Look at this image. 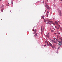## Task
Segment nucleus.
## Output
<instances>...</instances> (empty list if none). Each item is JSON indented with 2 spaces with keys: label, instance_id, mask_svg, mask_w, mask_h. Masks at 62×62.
Listing matches in <instances>:
<instances>
[{
  "label": "nucleus",
  "instance_id": "28",
  "mask_svg": "<svg viewBox=\"0 0 62 62\" xmlns=\"http://www.w3.org/2000/svg\"><path fill=\"white\" fill-rule=\"evenodd\" d=\"M44 27H43V30H44Z\"/></svg>",
  "mask_w": 62,
  "mask_h": 62
},
{
  "label": "nucleus",
  "instance_id": "33",
  "mask_svg": "<svg viewBox=\"0 0 62 62\" xmlns=\"http://www.w3.org/2000/svg\"><path fill=\"white\" fill-rule=\"evenodd\" d=\"M58 23H60V22H59V21H58Z\"/></svg>",
  "mask_w": 62,
  "mask_h": 62
},
{
  "label": "nucleus",
  "instance_id": "36",
  "mask_svg": "<svg viewBox=\"0 0 62 62\" xmlns=\"http://www.w3.org/2000/svg\"><path fill=\"white\" fill-rule=\"evenodd\" d=\"M53 19H54V20H55V19L54 18H53Z\"/></svg>",
  "mask_w": 62,
  "mask_h": 62
},
{
  "label": "nucleus",
  "instance_id": "8",
  "mask_svg": "<svg viewBox=\"0 0 62 62\" xmlns=\"http://www.w3.org/2000/svg\"><path fill=\"white\" fill-rule=\"evenodd\" d=\"M37 34H38V33H36V34H35L34 35V37H36V36H37Z\"/></svg>",
  "mask_w": 62,
  "mask_h": 62
},
{
  "label": "nucleus",
  "instance_id": "6",
  "mask_svg": "<svg viewBox=\"0 0 62 62\" xmlns=\"http://www.w3.org/2000/svg\"><path fill=\"white\" fill-rule=\"evenodd\" d=\"M42 26L41 27V32H43V30L42 29Z\"/></svg>",
  "mask_w": 62,
  "mask_h": 62
},
{
  "label": "nucleus",
  "instance_id": "38",
  "mask_svg": "<svg viewBox=\"0 0 62 62\" xmlns=\"http://www.w3.org/2000/svg\"><path fill=\"white\" fill-rule=\"evenodd\" d=\"M59 29V28H57V29Z\"/></svg>",
  "mask_w": 62,
  "mask_h": 62
},
{
  "label": "nucleus",
  "instance_id": "7",
  "mask_svg": "<svg viewBox=\"0 0 62 62\" xmlns=\"http://www.w3.org/2000/svg\"><path fill=\"white\" fill-rule=\"evenodd\" d=\"M55 23L56 25H58V22L57 21H55Z\"/></svg>",
  "mask_w": 62,
  "mask_h": 62
},
{
  "label": "nucleus",
  "instance_id": "49",
  "mask_svg": "<svg viewBox=\"0 0 62 62\" xmlns=\"http://www.w3.org/2000/svg\"><path fill=\"white\" fill-rule=\"evenodd\" d=\"M59 25V26H60V25Z\"/></svg>",
  "mask_w": 62,
  "mask_h": 62
},
{
  "label": "nucleus",
  "instance_id": "40",
  "mask_svg": "<svg viewBox=\"0 0 62 62\" xmlns=\"http://www.w3.org/2000/svg\"><path fill=\"white\" fill-rule=\"evenodd\" d=\"M57 39H58V37L57 36Z\"/></svg>",
  "mask_w": 62,
  "mask_h": 62
},
{
  "label": "nucleus",
  "instance_id": "11",
  "mask_svg": "<svg viewBox=\"0 0 62 62\" xmlns=\"http://www.w3.org/2000/svg\"><path fill=\"white\" fill-rule=\"evenodd\" d=\"M58 42L59 43H62V41H58Z\"/></svg>",
  "mask_w": 62,
  "mask_h": 62
},
{
  "label": "nucleus",
  "instance_id": "46",
  "mask_svg": "<svg viewBox=\"0 0 62 62\" xmlns=\"http://www.w3.org/2000/svg\"><path fill=\"white\" fill-rule=\"evenodd\" d=\"M34 27H33V28H34Z\"/></svg>",
  "mask_w": 62,
  "mask_h": 62
},
{
  "label": "nucleus",
  "instance_id": "21",
  "mask_svg": "<svg viewBox=\"0 0 62 62\" xmlns=\"http://www.w3.org/2000/svg\"><path fill=\"white\" fill-rule=\"evenodd\" d=\"M55 39H56V40H57V41H58V40L57 39L55 38Z\"/></svg>",
  "mask_w": 62,
  "mask_h": 62
},
{
  "label": "nucleus",
  "instance_id": "29",
  "mask_svg": "<svg viewBox=\"0 0 62 62\" xmlns=\"http://www.w3.org/2000/svg\"><path fill=\"white\" fill-rule=\"evenodd\" d=\"M42 32H43V31H41V33L42 34Z\"/></svg>",
  "mask_w": 62,
  "mask_h": 62
},
{
  "label": "nucleus",
  "instance_id": "18",
  "mask_svg": "<svg viewBox=\"0 0 62 62\" xmlns=\"http://www.w3.org/2000/svg\"><path fill=\"white\" fill-rule=\"evenodd\" d=\"M60 48V47H58V49H57L58 52V50H59V48Z\"/></svg>",
  "mask_w": 62,
  "mask_h": 62
},
{
  "label": "nucleus",
  "instance_id": "43",
  "mask_svg": "<svg viewBox=\"0 0 62 62\" xmlns=\"http://www.w3.org/2000/svg\"><path fill=\"white\" fill-rule=\"evenodd\" d=\"M0 1H2V0H0Z\"/></svg>",
  "mask_w": 62,
  "mask_h": 62
},
{
  "label": "nucleus",
  "instance_id": "41",
  "mask_svg": "<svg viewBox=\"0 0 62 62\" xmlns=\"http://www.w3.org/2000/svg\"><path fill=\"white\" fill-rule=\"evenodd\" d=\"M46 1L47 2H48V0H46Z\"/></svg>",
  "mask_w": 62,
  "mask_h": 62
},
{
  "label": "nucleus",
  "instance_id": "3",
  "mask_svg": "<svg viewBox=\"0 0 62 62\" xmlns=\"http://www.w3.org/2000/svg\"><path fill=\"white\" fill-rule=\"evenodd\" d=\"M47 45L48 46H51V47H52V48H53V49H54V48L53 47V46L52 45V44L51 43H50L49 44H47Z\"/></svg>",
  "mask_w": 62,
  "mask_h": 62
},
{
  "label": "nucleus",
  "instance_id": "20",
  "mask_svg": "<svg viewBox=\"0 0 62 62\" xmlns=\"http://www.w3.org/2000/svg\"><path fill=\"white\" fill-rule=\"evenodd\" d=\"M11 3L12 4V5H13V1H12Z\"/></svg>",
  "mask_w": 62,
  "mask_h": 62
},
{
  "label": "nucleus",
  "instance_id": "17",
  "mask_svg": "<svg viewBox=\"0 0 62 62\" xmlns=\"http://www.w3.org/2000/svg\"><path fill=\"white\" fill-rule=\"evenodd\" d=\"M46 16H47V17H48V13H47L46 14Z\"/></svg>",
  "mask_w": 62,
  "mask_h": 62
},
{
  "label": "nucleus",
  "instance_id": "9",
  "mask_svg": "<svg viewBox=\"0 0 62 62\" xmlns=\"http://www.w3.org/2000/svg\"><path fill=\"white\" fill-rule=\"evenodd\" d=\"M36 33V30L35 29L34 30V32L33 33V34H35Z\"/></svg>",
  "mask_w": 62,
  "mask_h": 62
},
{
  "label": "nucleus",
  "instance_id": "35",
  "mask_svg": "<svg viewBox=\"0 0 62 62\" xmlns=\"http://www.w3.org/2000/svg\"><path fill=\"white\" fill-rule=\"evenodd\" d=\"M56 34V33H54V35H55V34Z\"/></svg>",
  "mask_w": 62,
  "mask_h": 62
},
{
  "label": "nucleus",
  "instance_id": "26",
  "mask_svg": "<svg viewBox=\"0 0 62 62\" xmlns=\"http://www.w3.org/2000/svg\"><path fill=\"white\" fill-rule=\"evenodd\" d=\"M42 18H43V19H44V16H42Z\"/></svg>",
  "mask_w": 62,
  "mask_h": 62
},
{
  "label": "nucleus",
  "instance_id": "19",
  "mask_svg": "<svg viewBox=\"0 0 62 62\" xmlns=\"http://www.w3.org/2000/svg\"><path fill=\"white\" fill-rule=\"evenodd\" d=\"M51 32H54V30H51Z\"/></svg>",
  "mask_w": 62,
  "mask_h": 62
},
{
  "label": "nucleus",
  "instance_id": "27",
  "mask_svg": "<svg viewBox=\"0 0 62 62\" xmlns=\"http://www.w3.org/2000/svg\"><path fill=\"white\" fill-rule=\"evenodd\" d=\"M56 53H57V54H58V51H57V52H56Z\"/></svg>",
  "mask_w": 62,
  "mask_h": 62
},
{
  "label": "nucleus",
  "instance_id": "24",
  "mask_svg": "<svg viewBox=\"0 0 62 62\" xmlns=\"http://www.w3.org/2000/svg\"><path fill=\"white\" fill-rule=\"evenodd\" d=\"M46 11H47V9H46V10H45V12L44 13H45V12H46Z\"/></svg>",
  "mask_w": 62,
  "mask_h": 62
},
{
  "label": "nucleus",
  "instance_id": "13",
  "mask_svg": "<svg viewBox=\"0 0 62 62\" xmlns=\"http://www.w3.org/2000/svg\"><path fill=\"white\" fill-rule=\"evenodd\" d=\"M50 23H52L54 25H55V24L54 23H53V22H51Z\"/></svg>",
  "mask_w": 62,
  "mask_h": 62
},
{
  "label": "nucleus",
  "instance_id": "42",
  "mask_svg": "<svg viewBox=\"0 0 62 62\" xmlns=\"http://www.w3.org/2000/svg\"><path fill=\"white\" fill-rule=\"evenodd\" d=\"M53 29H54V30H55V29L54 28H53Z\"/></svg>",
  "mask_w": 62,
  "mask_h": 62
},
{
  "label": "nucleus",
  "instance_id": "44",
  "mask_svg": "<svg viewBox=\"0 0 62 62\" xmlns=\"http://www.w3.org/2000/svg\"><path fill=\"white\" fill-rule=\"evenodd\" d=\"M60 1H62V0H60Z\"/></svg>",
  "mask_w": 62,
  "mask_h": 62
},
{
  "label": "nucleus",
  "instance_id": "45",
  "mask_svg": "<svg viewBox=\"0 0 62 62\" xmlns=\"http://www.w3.org/2000/svg\"><path fill=\"white\" fill-rule=\"evenodd\" d=\"M55 28H56V26L55 27Z\"/></svg>",
  "mask_w": 62,
  "mask_h": 62
},
{
  "label": "nucleus",
  "instance_id": "15",
  "mask_svg": "<svg viewBox=\"0 0 62 62\" xmlns=\"http://www.w3.org/2000/svg\"><path fill=\"white\" fill-rule=\"evenodd\" d=\"M45 43H47V44H48V42H47V41H45Z\"/></svg>",
  "mask_w": 62,
  "mask_h": 62
},
{
  "label": "nucleus",
  "instance_id": "25",
  "mask_svg": "<svg viewBox=\"0 0 62 62\" xmlns=\"http://www.w3.org/2000/svg\"><path fill=\"white\" fill-rule=\"evenodd\" d=\"M46 11H47V9H46V10H45V12L44 13H45V12H46Z\"/></svg>",
  "mask_w": 62,
  "mask_h": 62
},
{
  "label": "nucleus",
  "instance_id": "10",
  "mask_svg": "<svg viewBox=\"0 0 62 62\" xmlns=\"http://www.w3.org/2000/svg\"><path fill=\"white\" fill-rule=\"evenodd\" d=\"M50 22H47L46 23V24H50Z\"/></svg>",
  "mask_w": 62,
  "mask_h": 62
},
{
  "label": "nucleus",
  "instance_id": "47",
  "mask_svg": "<svg viewBox=\"0 0 62 62\" xmlns=\"http://www.w3.org/2000/svg\"><path fill=\"white\" fill-rule=\"evenodd\" d=\"M62 45V44H61V45Z\"/></svg>",
  "mask_w": 62,
  "mask_h": 62
},
{
  "label": "nucleus",
  "instance_id": "5",
  "mask_svg": "<svg viewBox=\"0 0 62 62\" xmlns=\"http://www.w3.org/2000/svg\"><path fill=\"white\" fill-rule=\"evenodd\" d=\"M46 21L48 22H53V21H50V19H46Z\"/></svg>",
  "mask_w": 62,
  "mask_h": 62
},
{
  "label": "nucleus",
  "instance_id": "37",
  "mask_svg": "<svg viewBox=\"0 0 62 62\" xmlns=\"http://www.w3.org/2000/svg\"><path fill=\"white\" fill-rule=\"evenodd\" d=\"M53 47H54V46H53Z\"/></svg>",
  "mask_w": 62,
  "mask_h": 62
},
{
  "label": "nucleus",
  "instance_id": "14",
  "mask_svg": "<svg viewBox=\"0 0 62 62\" xmlns=\"http://www.w3.org/2000/svg\"><path fill=\"white\" fill-rule=\"evenodd\" d=\"M0 8H4V5H2L1 6Z\"/></svg>",
  "mask_w": 62,
  "mask_h": 62
},
{
  "label": "nucleus",
  "instance_id": "4",
  "mask_svg": "<svg viewBox=\"0 0 62 62\" xmlns=\"http://www.w3.org/2000/svg\"><path fill=\"white\" fill-rule=\"evenodd\" d=\"M51 42L53 43H56V41H54V40H51Z\"/></svg>",
  "mask_w": 62,
  "mask_h": 62
},
{
  "label": "nucleus",
  "instance_id": "16",
  "mask_svg": "<svg viewBox=\"0 0 62 62\" xmlns=\"http://www.w3.org/2000/svg\"><path fill=\"white\" fill-rule=\"evenodd\" d=\"M1 11L2 12H3V9H1Z\"/></svg>",
  "mask_w": 62,
  "mask_h": 62
},
{
  "label": "nucleus",
  "instance_id": "30",
  "mask_svg": "<svg viewBox=\"0 0 62 62\" xmlns=\"http://www.w3.org/2000/svg\"><path fill=\"white\" fill-rule=\"evenodd\" d=\"M44 46H46V45H44Z\"/></svg>",
  "mask_w": 62,
  "mask_h": 62
},
{
  "label": "nucleus",
  "instance_id": "39",
  "mask_svg": "<svg viewBox=\"0 0 62 62\" xmlns=\"http://www.w3.org/2000/svg\"><path fill=\"white\" fill-rule=\"evenodd\" d=\"M10 12L11 13V10L10 11Z\"/></svg>",
  "mask_w": 62,
  "mask_h": 62
},
{
  "label": "nucleus",
  "instance_id": "2",
  "mask_svg": "<svg viewBox=\"0 0 62 62\" xmlns=\"http://www.w3.org/2000/svg\"><path fill=\"white\" fill-rule=\"evenodd\" d=\"M58 11V12H59V14L60 15V16H61V11L59 10V9L58 8L57 9Z\"/></svg>",
  "mask_w": 62,
  "mask_h": 62
},
{
  "label": "nucleus",
  "instance_id": "31",
  "mask_svg": "<svg viewBox=\"0 0 62 62\" xmlns=\"http://www.w3.org/2000/svg\"><path fill=\"white\" fill-rule=\"evenodd\" d=\"M7 6H8H8H9V5H8V4H7Z\"/></svg>",
  "mask_w": 62,
  "mask_h": 62
},
{
  "label": "nucleus",
  "instance_id": "23",
  "mask_svg": "<svg viewBox=\"0 0 62 62\" xmlns=\"http://www.w3.org/2000/svg\"><path fill=\"white\" fill-rule=\"evenodd\" d=\"M46 11H47V9H46V10H45V12L44 13H45V12H46Z\"/></svg>",
  "mask_w": 62,
  "mask_h": 62
},
{
  "label": "nucleus",
  "instance_id": "32",
  "mask_svg": "<svg viewBox=\"0 0 62 62\" xmlns=\"http://www.w3.org/2000/svg\"><path fill=\"white\" fill-rule=\"evenodd\" d=\"M42 3H43V4H44V1H43L42 2Z\"/></svg>",
  "mask_w": 62,
  "mask_h": 62
},
{
  "label": "nucleus",
  "instance_id": "12",
  "mask_svg": "<svg viewBox=\"0 0 62 62\" xmlns=\"http://www.w3.org/2000/svg\"><path fill=\"white\" fill-rule=\"evenodd\" d=\"M46 37L47 38H49V35H46Z\"/></svg>",
  "mask_w": 62,
  "mask_h": 62
},
{
  "label": "nucleus",
  "instance_id": "1",
  "mask_svg": "<svg viewBox=\"0 0 62 62\" xmlns=\"http://www.w3.org/2000/svg\"><path fill=\"white\" fill-rule=\"evenodd\" d=\"M45 7L47 8V9H48V10L49 11L50 9V8L49 7V6L47 4H46Z\"/></svg>",
  "mask_w": 62,
  "mask_h": 62
},
{
  "label": "nucleus",
  "instance_id": "34",
  "mask_svg": "<svg viewBox=\"0 0 62 62\" xmlns=\"http://www.w3.org/2000/svg\"><path fill=\"white\" fill-rule=\"evenodd\" d=\"M58 34H60V32H58Z\"/></svg>",
  "mask_w": 62,
  "mask_h": 62
},
{
  "label": "nucleus",
  "instance_id": "48",
  "mask_svg": "<svg viewBox=\"0 0 62 62\" xmlns=\"http://www.w3.org/2000/svg\"><path fill=\"white\" fill-rule=\"evenodd\" d=\"M8 4H9V3H8Z\"/></svg>",
  "mask_w": 62,
  "mask_h": 62
},
{
  "label": "nucleus",
  "instance_id": "22",
  "mask_svg": "<svg viewBox=\"0 0 62 62\" xmlns=\"http://www.w3.org/2000/svg\"><path fill=\"white\" fill-rule=\"evenodd\" d=\"M47 13H49V12L48 11H47Z\"/></svg>",
  "mask_w": 62,
  "mask_h": 62
}]
</instances>
